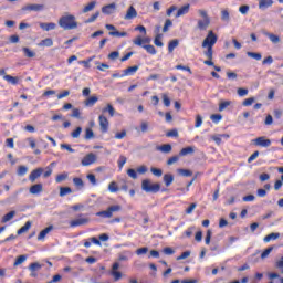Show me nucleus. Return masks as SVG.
<instances>
[{
  "label": "nucleus",
  "mask_w": 283,
  "mask_h": 283,
  "mask_svg": "<svg viewBox=\"0 0 283 283\" xmlns=\"http://www.w3.org/2000/svg\"><path fill=\"white\" fill-rule=\"evenodd\" d=\"M62 30H76L78 28V22H76V17L72 14L62 15L57 21Z\"/></svg>",
  "instance_id": "f257e3e1"
},
{
  "label": "nucleus",
  "mask_w": 283,
  "mask_h": 283,
  "mask_svg": "<svg viewBox=\"0 0 283 283\" xmlns=\"http://www.w3.org/2000/svg\"><path fill=\"white\" fill-rule=\"evenodd\" d=\"M198 14L202 18L198 20L197 28L198 30L205 31L211 25V18H209V13L206 10L199 9Z\"/></svg>",
  "instance_id": "f03ea898"
},
{
  "label": "nucleus",
  "mask_w": 283,
  "mask_h": 283,
  "mask_svg": "<svg viewBox=\"0 0 283 283\" xmlns=\"http://www.w3.org/2000/svg\"><path fill=\"white\" fill-rule=\"evenodd\" d=\"M122 210H123V207L120 205H113V206H109L104 211L96 212L95 216H97V218H112L114 216V213L122 211Z\"/></svg>",
  "instance_id": "7ed1b4c3"
},
{
  "label": "nucleus",
  "mask_w": 283,
  "mask_h": 283,
  "mask_svg": "<svg viewBox=\"0 0 283 283\" xmlns=\"http://www.w3.org/2000/svg\"><path fill=\"white\" fill-rule=\"evenodd\" d=\"M142 189L146 193H158L160 191V184H151L149 179H144L142 181Z\"/></svg>",
  "instance_id": "20e7f679"
},
{
  "label": "nucleus",
  "mask_w": 283,
  "mask_h": 283,
  "mask_svg": "<svg viewBox=\"0 0 283 283\" xmlns=\"http://www.w3.org/2000/svg\"><path fill=\"white\" fill-rule=\"evenodd\" d=\"M85 224H90V218L85 217V214L81 213L77 218L70 221V227L72 229L76 227H83Z\"/></svg>",
  "instance_id": "39448f33"
},
{
  "label": "nucleus",
  "mask_w": 283,
  "mask_h": 283,
  "mask_svg": "<svg viewBox=\"0 0 283 283\" xmlns=\"http://www.w3.org/2000/svg\"><path fill=\"white\" fill-rule=\"evenodd\" d=\"M218 43V35L213 31H209L208 35L202 42V48H213Z\"/></svg>",
  "instance_id": "423d86ee"
},
{
  "label": "nucleus",
  "mask_w": 283,
  "mask_h": 283,
  "mask_svg": "<svg viewBox=\"0 0 283 283\" xmlns=\"http://www.w3.org/2000/svg\"><path fill=\"white\" fill-rule=\"evenodd\" d=\"M252 143H253V145H255V147H264V148L271 147V145H272L271 139H269L264 136L252 139Z\"/></svg>",
  "instance_id": "0eeeda50"
},
{
  "label": "nucleus",
  "mask_w": 283,
  "mask_h": 283,
  "mask_svg": "<svg viewBox=\"0 0 283 283\" xmlns=\"http://www.w3.org/2000/svg\"><path fill=\"white\" fill-rule=\"evenodd\" d=\"M96 163V155L94 153H90L83 157L81 165L83 167H90V165H94Z\"/></svg>",
  "instance_id": "6e6552de"
},
{
  "label": "nucleus",
  "mask_w": 283,
  "mask_h": 283,
  "mask_svg": "<svg viewBox=\"0 0 283 283\" xmlns=\"http://www.w3.org/2000/svg\"><path fill=\"white\" fill-rule=\"evenodd\" d=\"M98 120L102 134H107V132H109V120H107V117L104 115H99Z\"/></svg>",
  "instance_id": "1a4fd4ad"
},
{
  "label": "nucleus",
  "mask_w": 283,
  "mask_h": 283,
  "mask_svg": "<svg viewBox=\"0 0 283 283\" xmlns=\"http://www.w3.org/2000/svg\"><path fill=\"white\" fill-rule=\"evenodd\" d=\"M22 10L29 11V12H42V10H45V6L43 4H27L22 7Z\"/></svg>",
  "instance_id": "9d476101"
},
{
  "label": "nucleus",
  "mask_w": 283,
  "mask_h": 283,
  "mask_svg": "<svg viewBox=\"0 0 283 283\" xmlns=\"http://www.w3.org/2000/svg\"><path fill=\"white\" fill-rule=\"evenodd\" d=\"M138 17V12L136 11V8L134 6H130L124 17L126 21H129L132 19H136Z\"/></svg>",
  "instance_id": "9b49d317"
},
{
  "label": "nucleus",
  "mask_w": 283,
  "mask_h": 283,
  "mask_svg": "<svg viewBox=\"0 0 283 283\" xmlns=\"http://www.w3.org/2000/svg\"><path fill=\"white\" fill-rule=\"evenodd\" d=\"M41 174H43V168H36L32 170L31 174L29 175V180L31 182H35L36 178H41Z\"/></svg>",
  "instance_id": "f8f14e48"
},
{
  "label": "nucleus",
  "mask_w": 283,
  "mask_h": 283,
  "mask_svg": "<svg viewBox=\"0 0 283 283\" xmlns=\"http://www.w3.org/2000/svg\"><path fill=\"white\" fill-rule=\"evenodd\" d=\"M116 11V3L106 4L102 8L103 14H114Z\"/></svg>",
  "instance_id": "ddd939ff"
},
{
  "label": "nucleus",
  "mask_w": 283,
  "mask_h": 283,
  "mask_svg": "<svg viewBox=\"0 0 283 283\" xmlns=\"http://www.w3.org/2000/svg\"><path fill=\"white\" fill-rule=\"evenodd\" d=\"M29 191L33 196L41 193L43 191V184H35V185L31 186Z\"/></svg>",
  "instance_id": "4468645a"
},
{
  "label": "nucleus",
  "mask_w": 283,
  "mask_h": 283,
  "mask_svg": "<svg viewBox=\"0 0 283 283\" xmlns=\"http://www.w3.org/2000/svg\"><path fill=\"white\" fill-rule=\"evenodd\" d=\"M124 73L120 76H133L138 72V65L129 66L123 71Z\"/></svg>",
  "instance_id": "2eb2a0df"
},
{
  "label": "nucleus",
  "mask_w": 283,
  "mask_h": 283,
  "mask_svg": "<svg viewBox=\"0 0 283 283\" xmlns=\"http://www.w3.org/2000/svg\"><path fill=\"white\" fill-rule=\"evenodd\" d=\"M40 28H41V30H44L45 32H50V30H56V23H54V22H50V23L41 22Z\"/></svg>",
  "instance_id": "dca6fc26"
},
{
  "label": "nucleus",
  "mask_w": 283,
  "mask_h": 283,
  "mask_svg": "<svg viewBox=\"0 0 283 283\" xmlns=\"http://www.w3.org/2000/svg\"><path fill=\"white\" fill-rule=\"evenodd\" d=\"M38 45L39 48H52L54 45V41L51 38H46L41 40Z\"/></svg>",
  "instance_id": "f3484780"
},
{
  "label": "nucleus",
  "mask_w": 283,
  "mask_h": 283,
  "mask_svg": "<svg viewBox=\"0 0 283 283\" xmlns=\"http://www.w3.org/2000/svg\"><path fill=\"white\" fill-rule=\"evenodd\" d=\"M157 151H161V154H171V144H164L161 146L156 147Z\"/></svg>",
  "instance_id": "a211bd4d"
},
{
  "label": "nucleus",
  "mask_w": 283,
  "mask_h": 283,
  "mask_svg": "<svg viewBox=\"0 0 283 283\" xmlns=\"http://www.w3.org/2000/svg\"><path fill=\"white\" fill-rule=\"evenodd\" d=\"M273 6V0H259V9L266 10Z\"/></svg>",
  "instance_id": "6ab92c4d"
},
{
  "label": "nucleus",
  "mask_w": 283,
  "mask_h": 283,
  "mask_svg": "<svg viewBox=\"0 0 283 283\" xmlns=\"http://www.w3.org/2000/svg\"><path fill=\"white\" fill-rule=\"evenodd\" d=\"M163 181L166 187H171V185L174 184V175L165 174L163 177Z\"/></svg>",
  "instance_id": "aec40b11"
},
{
  "label": "nucleus",
  "mask_w": 283,
  "mask_h": 283,
  "mask_svg": "<svg viewBox=\"0 0 283 283\" xmlns=\"http://www.w3.org/2000/svg\"><path fill=\"white\" fill-rule=\"evenodd\" d=\"M14 216H17V211H14V210L4 214L1 219L2 224H6V222H10V220H12L14 218Z\"/></svg>",
  "instance_id": "412c9836"
},
{
  "label": "nucleus",
  "mask_w": 283,
  "mask_h": 283,
  "mask_svg": "<svg viewBox=\"0 0 283 283\" xmlns=\"http://www.w3.org/2000/svg\"><path fill=\"white\" fill-rule=\"evenodd\" d=\"M196 151V149L193 148V146H188L186 148H182L179 151V156H189L191 154H193Z\"/></svg>",
  "instance_id": "4be33fe9"
},
{
  "label": "nucleus",
  "mask_w": 283,
  "mask_h": 283,
  "mask_svg": "<svg viewBox=\"0 0 283 283\" xmlns=\"http://www.w3.org/2000/svg\"><path fill=\"white\" fill-rule=\"evenodd\" d=\"M52 229H54V227L49 226L44 230H42L38 235V240H45V235H48V233H50V231H52Z\"/></svg>",
  "instance_id": "5701e85b"
},
{
  "label": "nucleus",
  "mask_w": 283,
  "mask_h": 283,
  "mask_svg": "<svg viewBox=\"0 0 283 283\" xmlns=\"http://www.w3.org/2000/svg\"><path fill=\"white\" fill-rule=\"evenodd\" d=\"M189 8H190L189 4H185L184 7L179 8L178 11H177L176 18L178 19V17H182L185 14H188L189 13Z\"/></svg>",
  "instance_id": "b1692460"
},
{
  "label": "nucleus",
  "mask_w": 283,
  "mask_h": 283,
  "mask_svg": "<svg viewBox=\"0 0 283 283\" xmlns=\"http://www.w3.org/2000/svg\"><path fill=\"white\" fill-rule=\"evenodd\" d=\"M3 80L7 81V83H10L11 85H19V77H14L12 75H4Z\"/></svg>",
  "instance_id": "393cba45"
},
{
  "label": "nucleus",
  "mask_w": 283,
  "mask_h": 283,
  "mask_svg": "<svg viewBox=\"0 0 283 283\" xmlns=\"http://www.w3.org/2000/svg\"><path fill=\"white\" fill-rule=\"evenodd\" d=\"M31 227H32V222L27 221L25 224L18 230V235H22V233H28V231H30Z\"/></svg>",
  "instance_id": "a878e982"
},
{
  "label": "nucleus",
  "mask_w": 283,
  "mask_h": 283,
  "mask_svg": "<svg viewBox=\"0 0 283 283\" xmlns=\"http://www.w3.org/2000/svg\"><path fill=\"white\" fill-rule=\"evenodd\" d=\"M22 52H24V56H27V59H34V56H36V53L28 46L22 48Z\"/></svg>",
  "instance_id": "bb28decb"
},
{
  "label": "nucleus",
  "mask_w": 283,
  "mask_h": 283,
  "mask_svg": "<svg viewBox=\"0 0 283 283\" xmlns=\"http://www.w3.org/2000/svg\"><path fill=\"white\" fill-rule=\"evenodd\" d=\"M177 172L179 176H184L185 178H189V177L193 176V172L188 169L179 168V169H177Z\"/></svg>",
  "instance_id": "cd10ccee"
},
{
  "label": "nucleus",
  "mask_w": 283,
  "mask_h": 283,
  "mask_svg": "<svg viewBox=\"0 0 283 283\" xmlns=\"http://www.w3.org/2000/svg\"><path fill=\"white\" fill-rule=\"evenodd\" d=\"M264 36H268V39H270V41L274 44L280 43V38L273 33L264 32Z\"/></svg>",
  "instance_id": "c85d7f7f"
},
{
  "label": "nucleus",
  "mask_w": 283,
  "mask_h": 283,
  "mask_svg": "<svg viewBox=\"0 0 283 283\" xmlns=\"http://www.w3.org/2000/svg\"><path fill=\"white\" fill-rule=\"evenodd\" d=\"M277 238H280V233L272 232V233L268 234L266 237H264L263 242H271V240H277Z\"/></svg>",
  "instance_id": "c756f323"
},
{
  "label": "nucleus",
  "mask_w": 283,
  "mask_h": 283,
  "mask_svg": "<svg viewBox=\"0 0 283 283\" xmlns=\"http://www.w3.org/2000/svg\"><path fill=\"white\" fill-rule=\"evenodd\" d=\"M96 103H98L97 96H92L85 101L86 107H92V106L96 105Z\"/></svg>",
  "instance_id": "7c9ffc66"
},
{
  "label": "nucleus",
  "mask_w": 283,
  "mask_h": 283,
  "mask_svg": "<svg viewBox=\"0 0 283 283\" xmlns=\"http://www.w3.org/2000/svg\"><path fill=\"white\" fill-rule=\"evenodd\" d=\"M69 176H70V174H67V172H62V174H60V175H57V176L55 177V182L61 184V182L67 180Z\"/></svg>",
  "instance_id": "2f4dec72"
},
{
  "label": "nucleus",
  "mask_w": 283,
  "mask_h": 283,
  "mask_svg": "<svg viewBox=\"0 0 283 283\" xmlns=\"http://www.w3.org/2000/svg\"><path fill=\"white\" fill-rule=\"evenodd\" d=\"M129 258H132V252L125 251L119 254L118 260H119V262H127V260H129Z\"/></svg>",
  "instance_id": "473e14b6"
},
{
  "label": "nucleus",
  "mask_w": 283,
  "mask_h": 283,
  "mask_svg": "<svg viewBox=\"0 0 283 283\" xmlns=\"http://www.w3.org/2000/svg\"><path fill=\"white\" fill-rule=\"evenodd\" d=\"M179 41L178 40H172L168 43V52L171 54V52H174V50H176V48H178L179 45Z\"/></svg>",
  "instance_id": "72a5a7b5"
},
{
  "label": "nucleus",
  "mask_w": 283,
  "mask_h": 283,
  "mask_svg": "<svg viewBox=\"0 0 283 283\" xmlns=\"http://www.w3.org/2000/svg\"><path fill=\"white\" fill-rule=\"evenodd\" d=\"M247 56L250 59H254L255 61H262V53H255V52H247Z\"/></svg>",
  "instance_id": "f704fd0d"
},
{
  "label": "nucleus",
  "mask_w": 283,
  "mask_h": 283,
  "mask_svg": "<svg viewBox=\"0 0 283 283\" xmlns=\"http://www.w3.org/2000/svg\"><path fill=\"white\" fill-rule=\"evenodd\" d=\"M70 193H72V188H70V187H61L60 188V197L61 198H64V196H67Z\"/></svg>",
  "instance_id": "c9c22d12"
},
{
  "label": "nucleus",
  "mask_w": 283,
  "mask_h": 283,
  "mask_svg": "<svg viewBox=\"0 0 283 283\" xmlns=\"http://www.w3.org/2000/svg\"><path fill=\"white\" fill-rule=\"evenodd\" d=\"M144 50H146V52H148V54H156V46L151 45V44H144L143 45Z\"/></svg>",
  "instance_id": "e433bc0d"
},
{
  "label": "nucleus",
  "mask_w": 283,
  "mask_h": 283,
  "mask_svg": "<svg viewBox=\"0 0 283 283\" xmlns=\"http://www.w3.org/2000/svg\"><path fill=\"white\" fill-rule=\"evenodd\" d=\"M96 8V1L90 2L86 7L83 8L84 14L87 12H92Z\"/></svg>",
  "instance_id": "4c0bfd02"
},
{
  "label": "nucleus",
  "mask_w": 283,
  "mask_h": 283,
  "mask_svg": "<svg viewBox=\"0 0 283 283\" xmlns=\"http://www.w3.org/2000/svg\"><path fill=\"white\" fill-rule=\"evenodd\" d=\"M273 245L269 247L268 249H265L262 253H261V260H266V258H269V255H271L272 251H273Z\"/></svg>",
  "instance_id": "58836bf2"
},
{
  "label": "nucleus",
  "mask_w": 283,
  "mask_h": 283,
  "mask_svg": "<svg viewBox=\"0 0 283 283\" xmlns=\"http://www.w3.org/2000/svg\"><path fill=\"white\" fill-rule=\"evenodd\" d=\"M231 20V17L229 14L228 10H222L221 11V21H224L226 23H229V21Z\"/></svg>",
  "instance_id": "ea45409f"
},
{
  "label": "nucleus",
  "mask_w": 283,
  "mask_h": 283,
  "mask_svg": "<svg viewBox=\"0 0 283 283\" xmlns=\"http://www.w3.org/2000/svg\"><path fill=\"white\" fill-rule=\"evenodd\" d=\"M161 39H163V34H160V33H158V34L155 36L154 44H155L157 48H163L164 43H163Z\"/></svg>",
  "instance_id": "a19ab883"
},
{
  "label": "nucleus",
  "mask_w": 283,
  "mask_h": 283,
  "mask_svg": "<svg viewBox=\"0 0 283 283\" xmlns=\"http://www.w3.org/2000/svg\"><path fill=\"white\" fill-rule=\"evenodd\" d=\"M229 105H231V101H222L219 104V112H224Z\"/></svg>",
  "instance_id": "79ce46f5"
},
{
  "label": "nucleus",
  "mask_w": 283,
  "mask_h": 283,
  "mask_svg": "<svg viewBox=\"0 0 283 283\" xmlns=\"http://www.w3.org/2000/svg\"><path fill=\"white\" fill-rule=\"evenodd\" d=\"M27 260H28L27 255H20L17 258L15 262L13 263V266H19L23 264V262H25Z\"/></svg>",
  "instance_id": "37998d69"
},
{
  "label": "nucleus",
  "mask_w": 283,
  "mask_h": 283,
  "mask_svg": "<svg viewBox=\"0 0 283 283\" xmlns=\"http://www.w3.org/2000/svg\"><path fill=\"white\" fill-rule=\"evenodd\" d=\"M150 172L153 176H156V178H160V176H163V169L160 168L151 167Z\"/></svg>",
  "instance_id": "c03bdc74"
},
{
  "label": "nucleus",
  "mask_w": 283,
  "mask_h": 283,
  "mask_svg": "<svg viewBox=\"0 0 283 283\" xmlns=\"http://www.w3.org/2000/svg\"><path fill=\"white\" fill-rule=\"evenodd\" d=\"M73 184L75 185V187H78L80 189H83V187H85L83 179L78 177L73 178Z\"/></svg>",
  "instance_id": "a18cd8bd"
},
{
  "label": "nucleus",
  "mask_w": 283,
  "mask_h": 283,
  "mask_svg": "<svg viewBox=\"0 0 283 283\" xmlns=\"http://www.w3.org/2000/svg\"><path fill=\"white\" fill-rule=\"evenodd\" d=\"M103 112H108L109 116H114L116 114V109L112 104H107V107L103 108Z\"/></svg>",
  "instance_id": "49530a36"
},
{
  "label": "nucleus",
  "mask_w": 283,
  "mask_h": 283,
  "mask_svg": "<svg viewBox=\"0 0 283 283\" xmlns=\"http://www.w3.org/2000/svg\"><path fill=\"white\" fill-rule=\"evenodd\" d=\"M108 191H111V193H116L118 191V185L116 184V181H112L108 185Z\"/></svg>",
  "instance_id": "de8ad7c7"
},
{
  "label": "nucleus",
  "mask_w": 283,
  "mask_h": 283,
  "mask_svg": "<svg viewBox=\"0 0 283 283\" xmlns=\"http://www.w3.org/2000/svg\"><path fill=\"white\" fill-rule=\"evenodd\" d=\"M92 138H94V130H92V128H86L85 140H92Z\"/></svg>",
  "instance_id": "09e8293b"
},
{
  "label": "nucleus",
  "mask_w": 283,
  "mask_h": 283,
  "mask_svg": "<svg viewBox=\"0 0 283 283\" xmlns=\"http://www.w3.org/2000/svg\"><path fill=\"white\" fill-rule=\"evenodd\" d=\"M161 98H163V103H164L165 107H169L171 105V99L169 98V96L167 94H163Z\"/></svg>",
  "instance_id": "8fccbe9b"
},
{
  "label": "nucleus",
  "mask_w": 283,
  "mask_h": 283,
  "mask_svg": "<svg viewBox=\"0 0 283 283\" xmlns=\"http://www.w3.org/2000/svg\"><path fill=\"white\" fill-rule=\"evenodd\" d=\"M109 36H118V38H123V36H127V32L111 31V32H109Z\"/></svg>",
  "instance_id": "3c124183"
},
{
  "label": "nucleus",
  "mask_w": 283,
  "mask_h": 283,
  "mask_svg": "<svg viewBox=\"0 0 283 283\" xmlns=\"http://www.w3.org/2000/svg\"><path fill=\"white\" fill-rule=\"evenodd\" d=\"M98 17H101V12L99 11L95 12L92 15V18L85 20V23H94V21H96L98 19Z\"/></svg>",
  "instance_id": "603ef678"
},
{
  "label": "nucleus",
  "mask_w": 283,
  "mask_h": 283,
  "mask_svg": "<svg viewBox=\"0 0 283 283\" xmlns=\"http://www.w3.org/2000/svg\"><path fill=\"white\" fill-rule=\"evenodd\" d=\"M171 25H174V22H171L170 19H167L165 21L164 28H163V32H169V28H171Z\"/></svg>",
  "instance_id": "864d4df0"
},
{
  "label": "nucleus",
  "mask_w": 283,
  "mask_h": 283,
  "mask_svg": "<svg viewBox=\"0 0 283 283\" xmlns=\"http://www.w3.org/2000/svg\"><path fill=\"white\" fill-rule=\"evenodd\" d=\"M180 160V155H175L167 160V165H175Z\"/></svg>",
  "instance_id": "5fc2aeb1"
},
{
  "label": "nucleus",
  "mask_w": 283,
  "mask_h": 283,
  "mask_svg": "<svg viewBox=\"0 0 283 283\" xmlns=\"http://www.w3.org/2000/svg\"><path fill=\"white\" fill-rule=\"evenodd\" d=\"M149 252V248L144 247L136 250V255H145Z\"/></svg>",
  "instance_id": "6e6d98bb"
},
{
  "label": "nucleus",
  "mask_w": 283,
  "mask_h": 283,
  "mask_svg": "<svg viewBox=\"0 0 283 283\" xmlns=\"http://www.w3.org/2000/svg\"><path fill=\"white\" fill-rule=\"evenodd\" d=\"M29 270L34 273V271H39L41 270V264L34 262V263H31L30 266H29Z\"/></svg>",
  "instance_id": "4d7b16f0"
},
{
  "label": "nucleus",
  "mask_w": 283,
  "mask_h": 283,
  "mask_svg": "<svg viewBox=\"0 0 283 283\" xmlns=\"http://www.w3.org/2000/svg\"><path fill=\"white\" fill-rule=\"evenodd\" d=\"M210 119L212 120V123H220L222 120V115H220V114H212L210 116Z\"/></svg>",
  "instance_id": "13d9d810"
},
{
  "label": "nucleus",
  "mask_w": 283,
  "mask_h": 283,
  "mask_svg": "<svg viewBox=\"0 0 283 283\" xmlns=\"http://www.w3.org/2000/svg\"><path fill=\"white\" fill-rule=\"evenodd\" d=\"M82 132H83V128L78 126L73 133H71L72 138H78Z\"/></svg>",
  "instance_id": "bf43d9fd"
},
{
  "label": "nucleus",
  "mask_w": 283,
  "mask_h": 283,
  "mask_svg": "<svg viewBox=\"0 0 283 283\" xmlns=\"http://www.w3.org/2000/svg\"><path fill=\"white\" fill-rule=\"evenodd\" d=\"M253 103H255V98L254 97H250L243 101L242 105L244 107H250V105H253Z\"/></svg>",
  "instance_id": "052dcab7"
},
{
  "label": "nucleus",
  "mask_w": 283,
  "mask_h": 283,
  "mask_svg": "<svg viewBox=\"0 0 283 283\" xmlns=\"http://www.w3.org/2000/svg\"><path fill=\"white\" fill-rule=\"evenodd\" d=\"M127 176H129V178H133V180H136V178H138V174L133 168L127 170Z\"/></svg>",
  "instance_id": "680f3d73"
},
{
  "label": "nucleus",
  "mask_w": 283,
  "mask_h": 283,
  "mask_svg": "<svg viewBox=\"0 0 283 283\" xmlns=\"http://www.w3.org/2000/svg\"><path fill=\"white\" fill-rule=\"evenodd\" d=\"M118 56H120V53L118 51H113L108 54V59L111 61H116V59H118Z\"/></svg>",
  "instance_id": "e2e57ef3"
},
{
  "label": "nucleus",
  "mask_w": 283,
  "mask_h": 283,
  "mask_svg": "<svg viewBox=\"0 0 283 283\" xmlns=\"http://www.w3.org/2000/svg\"><path fill=\"white\" fill-rule=\"evenodd\" d=\"M28 174V167L25 166H20L18 168V176H25Z\"/></svg>",
  "instance_id": "0e129e2a"
},
{
  "label": "nucleus",
  "mask_w": 283,
  "mask_h": 283,
  "mask_svg": "<svg viewBox=\"0 0 283 283\" xmlns=\"http://www.w3.org/2000/svg\"><path fill=\"white\" fill-rule=\"evenodd\" d=\"M249 10L250 7L248 4H243L239 8V12H241V14H249Z\"/></svg>",
  "instance_id": "69168bd1"
},
{
  "label": "nucleus",
  "mask_w": 283,
  "mask_h": 283,
  "mask_svg": "<svg viewBox=\"0 0 283 283\" xmlns=\"http://www.w3.org/2000/svg\"><path fill=\"white\" fill-rule=\"evenodd\" d=\"M86 178L90 180L91 185L96 186V176L94 174H88Z\"/></svg>",
  "instance_id": "338daca9"
},
{
  "label": "nucleus",
  "mask_w": 283,
  "mask_h": 283,
  "mask_svg": "<svg viewBox=\"0 0 283 283\" xmlns=\"http://www.w3.org/2000/svg\"><path fill=\"white\" fill-rule=\"evenodd\" d=\"M275 266H276V269L281 270V273H283V260L282 259L276 261Z\"/></svg>",
  "instance_id": "774afa93"
}]
</instances>
